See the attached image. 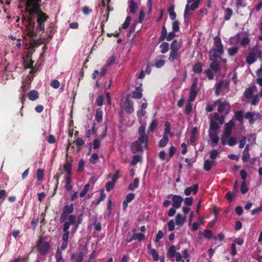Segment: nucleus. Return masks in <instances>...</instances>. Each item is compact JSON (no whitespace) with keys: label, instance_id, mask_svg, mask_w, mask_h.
Listing matches in <instances>:
<instances>
[{"label":"nucleus","instance_id":"39448f33","mask_svg":"<svg viewBox=\"0 0 262 262\" xmlns=\"http://www.w3.org/2000/svg\"><path fill=\"white\" fill-rule=\"evenodd\" d=\"M83 214L81 213L79 214L77 216L76 220V217L75 215L70 214L68 216V221L66 222H69L70 226H72L71 229V232L74 233L77 230L79 225H80L82 222Z\"/></svg>","mask_w":262,"mask_h":262},{"label":"nucleus","instance_id":"a18cd8bd","mask_svg":"<svg viewBox=\"0 0 262 262\" xmlns=\"http://www.w3.org/2000/svg\"><path fill=\"white\" fill-rule=\"evenodd\" d=\"M249 190L248 187L246 185V181H243L241 185V192L242 194H245Z\"/></svg>","mask_w":262,"mask_h":262},{"label":"nucleus","instance_id":"f257e3e1","mask_svg":"<svg viewBox=\"0 0 262 262\" xmlns=\"http://www.w3.org/2000/svg\"><path fill=\"white\" fill-rule=\"evenodd\" d=\"M41 0H26L25 6L26 12L30 15H37V25L36 28L37 32L44 31L45 23L49 19V16L41 10Z\"/></svg>","mask_w":262,"mask_h":262},{"label":"nucleus","instance_id":"cd10ccee","mask_svg":"<svg viewBox=\"0 0 262 262\" xmlns=\"http://www.w3.org/2000/svg\"><path fill=\"white\" fill-rule=\"evenodd\" d=\"M158 126V120L157 119H153L148 128V133L154 132Z\"/></svg>","mask_w":262,"mask_h":262},{"label":"nucleus","instance_id":"20e7f679","mask_svg":"<svg viewBox=\"0 0 262 262\" xmlns=\"http://www.w3.org/2000/svg\"><path fill=\"white\" fill-rule=\"evenodd\" d=\"M51 246L49 242L44 241L42 236H40L34 248L37 249L40 255H46L50 250Z\"/></svg>","mask_w":262,"mask_h":262},{"label":"nucleus","instance_id":"f3484780","mask_svg":"<svg viewBox=\"0 0 262 262\" xmlns=\"http://www.w3.org/2000/svg\"><path fill=\"white\" fill-rule=\"evenodd\" d=\"M250 156L249 154V145L247 144L243 152V156H242V161L243 162H246L248 161V160L250 159Z\"/></svg>","mask_w":262,"mask_h":262},{"label":"nucleus","instance_id":"58836bf2","mask_svg":"<svg viewBox=\"0 0 262 262\" xmlns=\"http://www.w3.org/2000/svg\"><path fill=\"white\" fill-rule=\"evenodd\" d=\"M37 176V180L38 181H41L43 179L44 177V170L39 168L37 170L36 172Z\"/></svg>","mask_w":262,"mask_h":262},{"label":"nucleus","instance_id":"412c9836","mask_svg":"<svg viewBox=\"0 0 262 262\" xmlns=\"http://www.w3.org/2000/svg\"><path fill=\"white\" fill-rule=\"evenodd\" d=\"M137 3L134 0H130L129 2V10L132 14H135L136 10L138 9Z\"/></svg>","mask_w":262,"mask_h":262},{"label":"nucleus","instance_id":"a19ab883","mask_svg":"<svg viewBox=\"0 0 262 262\" xmlns=\"http://www.w3.org/2000/svg\"><path fill=\"white\" fill-rule=\"evenodd\" d=\"M219 124L213 120H211L210 122V129L215 131L219 128Z\"/></svg>","mask_w":262,"mask_h":262},{"label":"nucleus","instance_id":"473e14b6","mask_svg":"<svg viewBox=\"0 0 262 262\" xmlns=\"http://www.w3.org/2000/svg\"><path fill=\"white\" fill-rule=\"evenodd\" d=\"M167 32L166 28L165 26V25H163L162 27V30H161V35H160V37L159 38V41L160 42L163 41H164L166 37L167 36Z\"/></svg>","mask_w":262,"mask_h":262},{"label":"nucleus","instance_id":"052dcab7","mask_svg":"<svg viewBox=\"0 0 262 262\" xmlns=\"http://www.w3.org/2000/svg\"><path fill=\"white\" fill-rule=\"evenodd\" d=\"M232 15V11L230 8L226 9V14L224 16V19L226 20H228L231 18V15Z\"/></svg>","mask_w":262,"mask_h":262},{"label":"nucleus","instance_id":"c756f323","mask_svg":"<svg viewBox=\"0 0 262 262\" xmlns=\"http://www.w3.org/2000/svg\"><path fill=\"white\" fill-rule=\"evenodd\" d=\"M254 92V89L253 87H249L246 90L244 94V96L247 98L250 99L252 98L253 94Z\"/></svg>","mask_w":262,"mask_h":262},{"label":"nucleus","instance_id":"8fccbe9b","mask_svg":"<svg viewBox=\"0 0 262 262\" xmlns=\"http://www.w3.org/2000/svg\"><path fill=\"white\" fill-rule=\"evenodd\" d=\"M141 160V157L139 155H135L133 157V159L130 162V164L132 165H135L139 162Z\"/></svg>","mask_w":262,"mask_h":262},{"label":"nucleus","instance_id":"72a5a7b5","mask_svg":"<svg viewBox=\"0 0 262 262\" xmlns=\"http://www.w3.org/2000/svg\"><path fill=\"white\" fill-rule=\"evenodd\" d=\"M56 262H65L64 258L62 257V252L57 249L55 255Z\"/></svg>","mask_w":262,"mask_h":262},{"label":"nucleus","instance_id":"2f4dec72","mask_svg":"<svg viewBox=\"0 0 262 262\" xmlns=\"http://www.w3.org/2000/svg\"><path fill=\"white\" fill-rule=\"evenodd\" d=\"M139 179L136 178L134 179L133 183H130L128 186V189L130 190H134L139 187Z\"/></svg>","mask_w":262,"mask_h":262},{"label":"nucleus","instance_id":"6e6d98bb","mask_svg":"<svg viewBox=\"0 0 262 262\" xmlns=\"http://www.w3.org/2000/svg\"><path fill=\"white\" fill-rule=\"evenodd\" d=\"M176 151V147H174L173 146H171L170 147L169 150V153H168L169 158L167 160V161H169L171 158L173 157V156L174 155Z\"/></svg>","mask_w":262,"mask_h":262},{"label":"nucleus","instance_id":"0eeeda50","mask_svg":"<svg viewBox=\"0 0 262 262\" xmlns=\"http://www.w3.org/2000/svg\"><path fill=\"white\" fill-rule=\"evenodd\" d=\"M216 103H219L217 107V111L222 114L226 112L225 115H227L230 110L231 107L229 103L227 101L221 102L220 100H217L215 101Z\"/></svg>","mask_w":262,"mask_h":262},{"label":"nucleus","instance_id":"b1692460","mask_svg":"<svg viewBox=\"0 0 262 262\" xmlns=\"http://www.w3.org/2000/svg\"><path fill=\"white\" fill-rule=\"evenodd\" d=\"M209 137L213 144H217L219 141V138L216 133H209Z\"/></svg>","mask_w":262,"mask_h":262},{"label":"nucleus","instance_id":"7c9ffc66","mask_svg":"<svg viewBox=\"0 0 262 262\" xmlns=\"http://www.w3.org/2000/svg\"><path fill=\"white\" fill-rule=\"evenodd\" d=\"M219 52L215 49H212L209 51V55L210 60H215V59L219 57Z\"/></svg>","mask_w":262,"mask_h":262},{"label":"nucleus","instance_id":"f03ea898","mask_svg":"<svg viewBox=\"0 0 262 262\" xmlns=\"http://www.w3.org/2000/svg\"><path fill=\"white\" fill-rule=\"evenodd\" d=\"M139 137L138 139L133 142L131 145L133 153L143 151V149L147 148V144L149 139V134L145 132V125H141L138 129Z\"/></svg>","mask_w":262,"mask_h":262},{"label":"nucleus","instance_id":"37998d69","mask_svg":"<svg viewBox=\"0 0 262 262\" xmlns=\"http://www.w3.org/2000/svg\"><path fill=\"white\" fill-rule=\"evenodd\" d=\"M63 169L67 172L68 174L70 176L72 171V165L70 163L66 162L63 165Z\"/></svg>","mask_w":262,"mask_h":262},{"label":"nucleus","instance_id":"4468645a","mask_svg":"<svg viewBox=\"0 0 262 262\" xmlns=\"http://www.w3.org/2000/svg\"><path fill=\"white\" fill-rule=\"evenodd\" d=\"M180 56L178 51L170 50L168 60L170 63H173L176 60L179 59Z\"/></svg>","mask_w":262,"mask_h":262},{"label":"nucleus","instance_id":"a211bd4d","mask_svg":"<svg viewBox=\"0 0 262 262\" xmlns=\"http://www.w3.org/2000/svg\"><path fill=\"white\" fill-rule=\"evenodd\" d=\"M178 252H176V247L174 245L170 246L167 252V258L171 259L174 257Z\"/></svg>","mask_w":262,"mask_h":262},{"label":"nucleus","instance_id":"09e8293b","mask_svg":"<svg viewBox=\"0 0 262 262\" xmlns=\"http://www.w3.org/2000/svg\"><path fill=\"white\" fill-rule=\"evenodd\" d=\"M238 48L237 47L229 48L228 50V54L230 56H233L238 52Z\"/></svg>","mask_w":262,"mask_h":262},{"label":"nucleus","instance_id":"dca6fc26","mask_svg":"<svg viewBox=\"0 0 262 262\" xmlns=\"http://www.w3.org/2000/svg\"><path fill=\"white\" fill-rule=\"evenodd\" d=\"M176 224L178 226H182L186 222V216L178 213L175 218Z\"/></svg>","mask_w":262,"mask_h":262},{"label":"nucleus","instance_id":"338daca9","mask_svg":"<svg viewBox=\"0 0 262 262\" xmlns=\"http://www.w3.org/2000/svg\"><path fill=\"white\" fill-rule=\"evenodd\" d=\"M218 155V151L216 149H213L211 151L209 157L212 159V160H214L217 157Z\"/></svg>","mask_w":262,"mask_h":262},{"label":"nucleus","instance_id":"e433bc0d","mask_svg":"<svg viewBox=\"0 0 262 262\" xmlns=\"http://www.w3.org/2000/svg\"><path fill=\"white\" fill-rule=\"evenodd\" d=\"M212 62L210 64V70L216 72L220 69V64L218 62H216L215 60H212Z\"/></svg>","mask_w":262,"mask_h":262},{"label":"nucleus","instance_id":"7ed1b4c3","mask_svg":"<svg viewBox=\"0 0 262 262\" xmlns=\"http://www.w3.org/2000/svg\"><path fill=\"white\" fill-rule=\"evenodd\" d=\"M234 125L235 122L233 119L225 124L224 132L221 138L222 144L223 146L227 144L230 146H232L236 143V139L234 137H231L232 129Z\"/></svg>","mask_w":262,"mask_h":262},{"label":"nucleus","instance_id":"603ef678","mask_svg":"<svg viewBox=\"0 0 262 262\" xmlns=\"http://www.w3.org/2000/svg\"><path fill=\"white\" fill-rule=\"evenodd\" d=\"M115 184V183L112 181L111 182H107L105 184V190L107 191H111L114 188Z\"/></svg>","mask_w":262,"mask_h":262},{"label":"nucleus","instance_id":"bb28decb","mask_svg":"<svg viewBox=\"0 0 262 262\" xmlns=\"http://www.w3.org/2000/svg\"><path fill=\"white\" fill-rule=\"evenodd\" d=\"M142 91L141 88L139 87L137 88L136 91L133 93L132 97L135 99L141 98L142 96Z\"/></svg>","mask_w":262,"mask_h":262},{"label":"nucleus","instance_id":"ea45409f","mask_svg":"<svg viewBox=\"0 0 262 262\" xmlns=\"http://www.w3.org/2000/svg\"><path fill=\"white\" fill-rule=\"evenodd\" d=\"M66 185L65 188L68 191H70L72 189L73 186L71 184V177L70 176H68L66 179Z\"/></svg>","mask_w":262,"mask_h":262},{"label":"nucleus","instance_id":"423d86ee","mask_svg":"<svg viewBox=\"0 0 262 262\" xmlns=\"http://www.w3.org/2000/svg\"><path fill=\"white\" fill-rule=\"evenodd\" d=\"M229 88V83L226 80H220L215 85V94L216 96H219L221 92L224 90Z\"/></svg>","mask_w":262,"mask_h":262},{"label":"nucleus","instance_id":"de8ad7c7","mask_svg":"<svg viewBox=\"0 0 262 262\" xmlns=\"http://www.w3.org/2000/svg\"><path fill=\"white\" fill-rule=\"evenodd\" d=\"M98 158L99 157L98 154L97 153H94L92 155L90 158V162L91 164H95L97 163Z\"/></svg>","mask_w":262,"mask_h":262},{"label":"nucleus","instance_id":"2eb2a0df","mask_svg":"<svg viewBox=\"0 0 262 262\" xmlns=\"http://www.w3.org/2000/svg\"><path fill=\"white\" fill-rule=\"evenodd\" d=\"M215 164V162L214 160H206L204 163V169L206 171H209Z\"/></svg>","mask_w":262,"mask_h":262},{"label":"nucleus","instance_id":"c9c22d12","mask_svg":"<svg viewBox=\"0 0 262 262\" xmlns=\"http://www.w3.org/2000/svg\"><path fill=\"white\" fill-rule=\"evenodd\" d=\"M234 116L236 119L239 122L243 121V112L242 111H237L235 112Z\"/></svg>","mask_w":262,"mask_h":262},{"label":"nucleus","instance_id":"6e6552de","mask_svg":"<svg viewBox=\"0 0 262 262\" xmlns=\"http://www.w3.org/2000/svg\"><path fill=\"white\" fill-rule=\"evenodd\" d=\"M70 226L69 225V222H65L63 225V234L62 236V239L63 242H68L69 236L70 235Z\"/></svg>","mask_w":262,"mask_h":262},{"label":"nucleus","instance_id":"4d7b16f0","mask_svg":"<svg viewBox=\"0 0 262 262\" xmlns=\"http://www.w3.org/2000/svg\"><path fill=\"white\" fill-rule=\"evenodd\" d=\"M197 85H198V79L196 78H195L192 81V84L191 86L190 91L198 92L196 90Z\"/></svg>","mask_w":262,"mask_h":262},{"label":"nucleus","instance_id":"c85d7f7f","mask_svg":"<svg viewBox=\"0 0 262 262\" xmlns=\"http://www.w3.org/2000/svg\"><path fill=\"white\" fill-rule=\"evenodd\" d=\"M159 47L161 49V53L162 54H165L168 52L169 48V43L167 42H163L160 45Z\"/></svg>","mask_w":262,"mask_h":262},{"label":"nucleus","instance_id":"f704fd0d","mask_svg":"<svg viewBox=\"0 0 262 262\" xmlns=\"http://www.w3.org/2000/svg\"><path fill=\"white\" fill-rule=\"evenodd\" d=\"M169 141L168 136H165L163 135V138L160 140L159 143V146L160 147H165L168 143Z\"/></svg>","mask_w":262,"mask_h":262},{"label":"nucleus","instance_id":"13d9d810","mask_svg":"<svg viewBox=\"0 0 262 262\" xmlns=\"http://www.w3.org/2000/svg\"><path fill=\"white\" fill-rule=\"evenodd\" d=\"M197 94H198V92L190 91L189 101H190V102L194 101L196 97Z\"/></svg>","mask_w":262,"mask_h":262},{"label":"nucleus","instance_id":"e2e57ef3","mask_svg":"<svg viewBox=\"0 0 262 262\" xmlns=\"http://www.w3.org/2000/svg\"><path fill=\"white\" fill-rule=\"evenodd\" d=\"M92 9H90L88 6H84L82 8V12L85 15H88L91 12H92Z\"/></svg>","mask_w":262,"mask_h":262},{"label":"nucleus","instance_id":"c03bdc74","mask_svg":"<svg viewBox=\"0 0 262 262\" xmlns=\"http://www.w3.org/2000/svg\"><path fill=\"white\" fill-rule=\"evenodd\" d=\"M62 172H57L55 175L54 176V179H55L56 180V185H55V188H54V193L55 194L56 193V190L58 188V184H59V182H58V181H59V179L60 178V177H61V176L62 175Z\"/></svg>","mask_w":262,"mask_h":262},{"label":"nucleus","instance_id":"0e129e2a","mask_svg":"<svg viewBox=\"0 0 262 262\" xmlns=\"http://www.w3.org/2000/svg\"><path fill=\"white\" fill-rule=\"evenodd\" d=\"M200 2V0H195L193 2L190 6V10L194 11L197 9L199 7Z\"/></svg>","mask_w":262,"mask_h":262},{"label":"nucleus","instance_id":"79ce46f5","mask_svg":"<svg viewBox=\"0 0 262 262\" xmlns=\"http://www.w3.org/2000/svg\"><path fill=\"white\" fill-rule=\"evenodd\" d=\"M148 253L152 256L154 261H157L159 259V255L156 249L150 250Z\"/></svg>","mask_w":262,"mask_h":262},{"label":"nucleus","instance_id":"4c0bfd02","mask_svg":"<svg viewBox=\"0 0 262 262\" xmlns=\"http://www.w3.org/2000/svg\"><path fill=\"white\" fill-rule=\"evenodd\" d=\"M134 240L138 239L139 242L143 241L145 239V235L142 233H135L133 235Z\"/></svg>","mask_w":262,"mask_h":262},{"label":"nucleus","instance_id":"aec40b11","mask_svg":"<svg viewBox=\"0 0 262 262\" xmlns=\"http://www.w3.org/2000/svg\"><path fill=\"white\" fill-rule=\"evenodd\" d=\"M28 97L31 101H34L39 98L38 92L36 90H32L28 93Z\"/></svg>","mask_w":262,"mask_h":262},{"label":"nucleus","instance_id":"ddd939ff","mask_svg":"<svg viewBox=\"0 0 262 262\" xmlns=\"http://www.w3.org/2000/svg\"><path fill=\"white\" fill-rule=\"evenodd\" d=\"M182 47V42L177 39L173 40L170 45V49L171 51H179Z\"/></svg>","mask_w":262,"mask_h":262},{"label":"nucleus","instance_id":"774afa93","mask_svg":"<svg viewBox=\"0 0 262 262\" xmlns=\"http://www.w3.org/2000/svg\"><path fill=\"white\" fill-rule=\"evenodd\" d=\"M165 62L163 59L158 60L156 61L155 66L157 68H160L164 65Z\"/></svg>","mask_w":262,"mask_h":262},{"label":"nucleus","instance_id":"1a4fd4ad","mask_svg":"<svg viewBox=\"0 0 262 262\" xmlns=\"http://www.w3.org/2000/svg\"><path fill=\"white\" fill-rule=\"evenodd\" d=\"M172 206L173 208H179L181 206V204L183 202V198L179 195L175 194L172 198Z\"/></svg>","mask_w":262,"mask_h":262},{"label":"nucleus","instance_id":"6ab92c4d","mask_svg":"<svg viewBox=\"0 0 262 262\" xmlns=\"http://www.w3.org/2000/svg\"><path fill=\"white\" fill-rule=\"evenodd\" d=\"M256 60L255 54L253 52H250L246 57V62L248 64L253 63Z\"/></svg>","mask_w":262,"mask_h":262},{"label":"nucleus","instance_id":"a878e982","mask_svg":"<svg viewBox=\"0 0 262 262\" xmlns=\"http://www.w3.org/2000/svg\"><path fill=\"white\" fill-rule=\"evenodd\" d=\"M74 211V206L73 204H71L70 205H66L63 208L62 212L64 213H66L67 214H71Z\"/></svg>","mask_w":262,"mask_h":262},{"label":"nucleus","instance_id":"bf43d9fd","mask_svg":"<svg viewBox=\"0 0 262 262\" xmlns=\"http://www.w3.org/2000/svg\"><path fill=\"white\" fill-rule=\"evenodd\" d=\"M69 215L66 214V213H64V212H62L61 215H60V219H59V221H60V223H65L66 221L67 220H68V216H69Z\"/></svg>","mask_w":262,"mask_h":262},{"label":"nucleus","instance_id":"393cba45","mask_svg":"<svg viewBox=\"0 0 262 262\" xmlns=\"http://www.w3.org/2000/svg\"><path fill=\"white\" fill-rule=\"evenodd\" d=\"M103 112L101 108H98L96 110L95 119L98 123L101 122L102 120Z\"/></svg>","mask_w":262,"mask_h":262},{"label":"nucleus","instance_id":"9d476101","mask_svg":"<svg viewBox=\"0 0 262 262\" xmlns=\"http://www.w3.org/2000/svg\"><path fill=\"white\" fill-rule=\"evenodd\" d=\"M214 44L216 48V50L218 51L220 55H222L224 53L223 46L222 43L221 38L216 36L214 38Z\"/></svg>","mask_w":262,"mask_h":262},{"label":"nucleus","instance_id":"5fc2aeb1","mask_svg":"<svg viewBox=\"0 0 262 262\" xmlns=\"http://www.w3.org/2000/svg\"><path fill=\"white\" fill-rule=\"evenodd\" d=\"M192 104L191 102L187 103L185 105V113L186 115H189L192 111Z\"/></svg>","mask_w":262,"mask_h":262},{"label":"nucleus","instance_id":"4be33fe9","mask_svg":"<svg viewBox=\"0 0 262 262\" xmlns=\"http://www.w3.org/2000/svg\"><path fill=\"white\" fill-rule=\"evenodd\" d=\"M203 64L201 62H196L192 67V70L194 73L200 74L202 72V67Z\"/></svg>","mask_w":262,"mask_h":262},{"label":"nucleus","instance_id":"f8f14e48","mask_svg":"<svg viewBox=\"0 0 262 262\" xmlns=\"http://www.w3.org/2000/svg\"><path fill=\"white\" fill-rule=\"evenodd\" d=\"M124 110L128 114H131L134 112V103L132 100L127 99L125 101Z\"/></svg>","mask_w":262,"mask_h":262},{"label":"nucleus","instance_id":"3c124183","mask_svg":"<svg viewBox=\"0 0 262 262\" xmlns=\"http://www.w3.org/2000/svg\"><path fill=\"white\" fill-rule=\"evenodd\" d=\"M90 187V184H87L85 185L83 190L80 193V196L81 198L84 196L86 194L87 192L88 191V190H89Z\"/></svg>","mask_w":262,"mask_h":262},{"label":"nucleus","instance_id":"680f3d73","mask_svg":"<svg viewBox=\"0 0 262 262\" xmlns=\"http://www.w3.org/2000/svg\"><path fill=\"white\" fill-rule=\"evenodd\" d=\"M135 194L133 193H130L126 195L125 200H124V201L128 203H130L135 199Z\"/></svg>","mask_w":262,"mask_h":262},{"label":"nucleus","instance_id":"49530a36","mask_svg":"<svg viewBox=\"0 0 262 262\" xmlns=\"http://www.w3.org/2000/svg\"><path fill=\"white\" fill-rule=\"evenodd\" d=\"M236 193L234 192H228L226 194V198L227 200L229 202H231L233 199L236 196Z\"/></svg>","mask_w":262,"mask_h":262},{"label":"nucleus","instance_id":"864d4df0","mask_svg":"<svg viewBox=\"0 0 262 262\" xmlns=\"http://www.w3.org/2000/svg\"><path fill=\"white\" fill-rule=\"evenodd\" d=\"M180 23L178 20H174L172 24V30L174 32H178L180 30Z\"/></svg>","mask_w":262,"mask_h":262},{"label":"nucleus","instance_id":"69168bd1","mask_svg":"<svg viewBox=\"0 0 262 262\" xmlns=\"http://www.w3.org/2000/svg\"><path fill=\"white\" fill-rule=\"evenodd\" d=\"M120 170H117L112 178V181L116 183L117 180L120 177L119 176Z\"/></svg>","mask_w":262,"mask_h":262},{"label":"nucleus","instance_id":"9b49d317","mask_svg":"<svg viewBox=\"0 0 262 262\" xmlns=\"http://www.w3.org/2000/svg\"><path fill=\"white\" fill-rule=\"evenodd\" d=\"M198 189L199 184L196 183L194 184L193 186L187 187L184 190V193L186 195H189L191 192H192L193 194H195L197 193Z\"/></svg>","mask_w":262,"mask_h":262},{"label":"nucleus","instance_id":"5701e85b","mask_svg":"<svg viewBox=\"0 0 262 262\" xmlns=\"http://www.w3.org/2000/svg\"><path fill=\"white\" fill-rule=\"evenodd\" d=\"M255 112H248L246 113L245 117L246 119L249 120V122L250 124H252L254 123L255 120L254 119Z\"/></svg>","mask_w":262,"mask_h":262}]
</instances>
